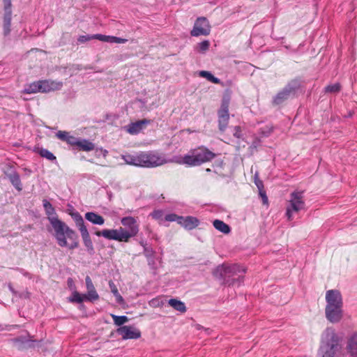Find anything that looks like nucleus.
I'll list each match as a JSON object with an SVG mask.
<instances>
[{"label": "nucleus", "mask_w": 357, "mask_h": 357, "mask_svg": "<svg viewBox=\"0 0 357 357\" xmlns=\"http://www.w3.org/2000/svg\"><path fill=\"white\" fill-rule=\"evenodd\" d=\"M326 317L331 323L339 322L343 317V302L340 292L336 289L326 292Z\"/></svg>", "instance_id": "4"}, {"label": "nucleus", "mask_w": 357, "mask_h": 357, "mask_svg": "<svg viewBox=\"0 0 357 357\" xmlns=\"http://www.w3.org/2000/svg\"><path fill=\"white\" fill-rule=\"evenodd\" d=\"M107 153H108V151H107V150H105V151H104V153H103L104 156H106V155H107Z\"/></svg>", "instance_id": "47"}, {"label": "nucleus", "mask_w": 357, "mask_h": 357, "mask_svg": "<svg viewBox=\"0 0 357 357\" xmlns=\"http://www.w3.org/2000/svg\"><path fill=\"white\" fill-rule=\"evenodd\" d=\"M85 282L87 290V293L84 294L85 300L91 302L98 301L99 299V295L96 290L91 278L89 275L86 277Z\"/></svg>", "instance_id": "14"}, {"label": "nucleus", "mask_w": 357, "mask_h": 357, "mask_svg": "<svg viewBox=\"0 0 357 357\" xmlns=\"http://www.w3.org/2000/svg\"><path fill=\"white\" fill-rule=\"evenodd\" d=\"M199 76L206 78L209 82L213 84H220V79L215 77L210 72L206 70H202L199 72Z\"/></svg>", "instance_id": "29"}, {"label": "nucleus", "mask_w": 357, "mask_h": 357, "mask_svg": "<svg viewBox=\"0 0 357 357\" xmlns=\"http://www.w3.org/2000/svg\"><path fill=\"white\" fill-rule=\"evenodd\" d=\"M121 223L124 227H123V232L128 236V241L129 242L130 239L137 236L139 232L137 219L132 216H127L121 220Z\"/></svg>", "instance_id": "9"}, {"label": "nucleus", "mask_w": 357, "mask_h": 357, "mask_svg": "<svg viewBox=\"0 0 357 357\" xmlns=\"http://www.w3.org/2000/svg\"><path fill=\"white\" fill-rule=\"evenodd\" d=\"M109 287L110 288L111 292L114 294V296L116 298V301L119 304H123L124 303V299L122 297V296L119 294L116 285L112 280L109 281Z\"/></svg>", "instance_id": "26"}, {"label": "nucleus", "mask_w": 357, "mask_h": 357, "mask_svg": "<svg viewBox=\"0 0 357 357\" xmlns=\"http://www.w3.org/2000/svg\"><path fill=\"white\" fill-rule=\"evenodd\" d=\"M213 227L223 234H229L230 232L229 226L220 220H215L213 222Z\"/></svg>", "instance_id": "25"}, {"label": "nucleus", "mask_w": 357, "mask_h": 357, "mask_svg": "<svg viewBox=\"0 0 357 357\" xmlns=\"http://www.w3.org/2000/svg\"><path fill=\"white\" fill-rule=\"evenodd\" d=\"M117 333L121 335L124 340L138 339L141 336L140 331L132 326H121L118 328Z\"/></svg>", "instance_id": "13"}, {"label": "nucleus", "mask_w": 357, "mask_h": 357, "mask_svg": "<svg viewBox=\"0 0 357 357\" xmlns=\"http://www.w3.org/2000/svg\"><path fill=\"white\" fill-rule=\"evenodd\" d=\"M290 95V89L285 88L280 91L273 98V104L274 105H282L284 101L287 100Z\"/></svg>", "instance_id": "20"}, {"label": "nucleus", "mask_w": 357, "mask_h": 357, "mask_svg": "<svg viewBox=\"0 0 357 357\" xmlns=\"http://www.w3.org/2000/svg\"><path fill=\"white\" fill-rule=\"evenodd\" d=\"M286 215L287 216V218L289 219L290 218V207L288 206L287 207V209H286Z\"/></svg>", "instance_id": "46"}, {"label": "nucleus", "mask_w": 357, "mask_h": 357, "mask_svg": "<svg viewBox=\"0 0 357 357\" xmlns=\"http://www.w3.org/2000/svg\"><path fill=\"white\" fill-rule=\"evenodd\" d=\"M99 40L110 43H116V36L99 34Z\"/></svg>", "instance_id": "35"}, {"label": "nucleus", "mask_w": 357, "mask_h": 357, "mask_svg": "<svg viewBox=\"0 0 357 357\" xmlns=\"http://www.w3.org/2000/svg\"><path fill=\"white\" fill-rule=\"evenodd\" d=\"M206 171L207 172H211V169L207 168V169H206Z\"/></svg>", "instance_id": "49"}, {"label": "nucleus", "mask_w": 357, "mask_h": 357, "mask_svg": "<svg viewBox=\"0 0 357 357\" xmlns=\"http://www.w3.org/2000/svg\"><path fill=\"white\" fill-rule=\"evenodd\" d=\"M43 202L47 219L54 229V236L57 244L60 247L68 248L69 250L78 248L79 236L75 231L59 219L55 209L50 202L44 199Z\"/></svg>", "instance_id": "1"}, {"label": "nucleus", "mask_w": 357, "mask_h": 357, "mask_svg": "<svg viewBox=\"0 0 357 357\" xmlns=\"http://www.w3.org/2000/svg\"><path fill=\"white\" fill-rule=\"evenodd\" d=\"M10 181L13 184V185L18 190H22V183L20 178V175L16 172H13L8 174H7Z\"/></svg>", "instance_id": "23"}, {"label": "nucleus", "mask_w": 357, "mask_h": 357, "mask_svg": "<svg viewBox=\"0 0 357 357\" xmlns=\"http://www.w3.org/2000/svg\"><path fill=\"white\" fill-rule=\"evenodd\" d=\"M128 41L127 39L121 38L116 36V43H125Z\"/></svg>", "instance_id": "45"}, {"label": "nucleus", "mask_w": 357, "mask_h": 357, "mask_svg": "<svg viewBox=\"0 0 357 357\" xmlns=\"http://www.w3.org/2000/svg\"><path fill=\"white\" fill-rule=\"evenodd\" d=\"M303 191L296 190L291 193V215L294 213L305 211V204Z\"/></svg>", "instance_id": "12"}, {"label": "nucleus", "mask_w": 357, "mask_h": 357, "mask_svg": "<svg viewBox=\"0 0 357 357\" xmlns=\"http://www.w3.org/2000/svg\"><path fill=\"white\" fill-rule=\"evenodd\" d=\"M78 139L73 135H70V137L68 138L67 143L71 146H77V144L78 142Z\"/></svg>", "instance_id": "44"}, {"label": "nucleus", "mask_w": 357, "mask_h": 357, "mask_svg": "<svg viewBox=\"0 0 357 357\" xmlns=\"http://www.w3.org/2000/svg\"><path fill=\"white\" fill-rule=\"evenodd\" d=\"M63 86L62 82H55L51 80H40L39 86L40 92L48 93L52 91H56L61 89Z\"/></svg>", "instance_id": "15"}, {"label": "nucleus", "mask_w": 357, "mask_h": 357, "mask_svg": "<svg viewBox=\"0 0 357 357\" xmlns=\"http://www.w3.org/2000/svg\"><path fill=\"white\" fill-rule=\"evenodd\" d=\"M340 90V85L339 83H335L328 85L325 88L326 92L328 93H337Z\"/></svg>", "instance_id": "34"}, {"label": "nucleus", "mask_w": 357, "mask_h": 357, "mask_svg": "<svg viewBox=\"0 0 357 357\" xmlns=\"http://www.w3.org/2000/svg\"><path fill=\"white\" fill-rule=\"evenodd\" d=\"M71 216L81 234L84 245L86 248L87 251L90 253L93 252L94 250L93 242L90 237L88 229L84 225L83 218L78 212L72 213Z\"/></svg>", "instance_id": "7"}, {"label": "nucleus", "mask_w": 357, "mask_h": 357, "mask_svg": "<svg viewBox=\"0 0 357 357\" xmlns=\"http://www.w3.org/2000/svg\"><path fill=\"white\" fill-rule=\"evenodd\" d=\"M259 197L261 198L262 202L264 204L267 205L268 204V199L266 195V191L264 188L258 190Z\"/></svg>", "instance_id": "39"}, {"label": "nucleus", "mask_w": 357, "mask_h": 357, "mask_svg": "<svg viewBox=\"0 0 357 357\" xmlns=\"http://www.w3.org/2000/svg\"><path fill=\"white\" fill-rule=\"evenodd\" d=\"M215 157V153L211 151L206 146H200L195 149H190L189 152L183 155L177 162L189 167H197L212 161Z\"/></svg>", "instance_id": "5"}, {"label": "nucleus", "mask_w": 357, "mask_h": 357, "mask_svg": "<svg viewBox=\"0 0 357 357\" xmlns=\"http://www.w3.org/2000/svg\"><path fill=\"white\" fill-rule=\"evenodd\" d=\"M3 6H4V12L5 13H12V3L11 0H3Z\"/></svg>", "instance_id": "42"}, {"label": "nucleus", "mask_w": 357, "mask_h": 357, "mask_svg": "<svg viewBox=\"0 0 357 357\" xmlns=\"http://www.w3.org/2000/svg\"><path fill=\"white\" fill-rule=\"evenodd\" d=\"M181 216H179L175 213H170V214H167L165 219L166 221H169V222H174V221H176L178 224H179V222H180V219Z\"/></svg>", "instance_id": "37"}, {"label": "nucleus", "mask_w": 357, "mask_h": 357, "mask_svg": "<svg viewBox=\"0 0 357 357\" xmlns=\"http://www.w3.org/2000/svg\"><path fill=\"white\" fill-rule=\"evenodd\" d=\"M15 347L19 350L26 349L34 347L35 341L31 339V337H17L12 339Z\"/></svg>", "instance_id": "16"}, {"label": "nucleus", "mask_w": 357, "mask_h": 357, "mask_svg": "<svg viewBox=\"0 0 357 357\" xmlns=\"http://www.w3.org/2000/svg\"><path fill=\"white\" fill-rule=\"evenodd\" d=\"M71 303H82L85 300L84 294H80L78 291H75L73 293L72 296L68 298Z\"/></svg>", "instance_id": "30"}, {"label": "nucleus", "mask_w": 357, "mask_h": 357, "mask_svg": "<svg viewBox=\"0 0 357 357\" xmlns=\"http://www.w3.org/2000/svg\"><path fill=\"white\" fill-rule=\"evenodd\" d=\"M217 273H220L225 284L239 286L243 281L246 270L244 267L237 264L222 266L218 267Z\"/></svg>", "instance_id": "6"}, {"label": "nucleus", "mask_w": 357, "mask_h": 357, "mask_svg": "<svg viewBox=\"0 0 357 357\" xmlns=\"http://www.w3.org/2000/svg\"><path fill=\"white\" fill-rule=\"evenodd\" d=\"M12 13H5L3 16V34L8 36L10 32Z\"/></svg>", "instance_id": "27"}, {"label": "nucleus", "mask_w": 357, "mask_h": 357, "mask_svg": "<svg viewBox=\"0 0 357 357\" xmlns=\"http://www.w3.org/2000/svg\"><path fill=\"white\" fill-rule=\"evenodd\" d=\"M150 123V120H147L145 119L139 120L135 123H131L130 124H129L126 128V130L128 133L131 135H137Z\"/></svg>", "instance_id": "18"}, {"label": "nucleus", "mask_w": 357, "mask_h": 357, "mask_svg": "<svg viewBox=\"0 0 357 357\" xmlns=\"http://www.w3.org/2000/svg\"><path fill=\"white\" fill-rule=\"evenodd\" d=\"M38 153L41 157L45 158L49 160L53 161L56 160L54 155L47 149L41 148L38 151Z\"/></svg>", "instance_id": "32"}, {"label": "nucleus", "mask_w": 357, "mask_h": 357, "mask_svg": "<svg viewBox=\"0 0 357 357\" xmlns=\"http://www.w3.org/2000/svg\"><path fill=\"white\" fill-rule=\"evenodd\" d=\"M95 234L98 236H103L108 240H114L119 242L128 243V236L123 232V227H121L118 229H102L96 231Z\"/></svg>", "instance_id": "11"}, {"label": "nucleus", "mask_w": 357, "mask_h": 357, "mask_svg": "<svg viewBox=\"0 0 357 357\" xmlns=\"http://www.w3.org/2000/svg\"><path fill=\"white\" fill-rule=\"evenodd\" d=\"M151 215L153 219L160 220L163 216V212L161 210H155L151 213Z\"/></svg>", "instance_id": "43"}, {"label": "nucleus", "mask_w": 357, "mask_h": 357, "mask_svg": "<svg viewBox=\"0 0 357 357\" xmlns=\"http://www.w3.org/2000/svg\"><path fill=\"white\" fill-rule=\"evenodd\" d=\"M341 349V338L334 329L326 328L321 334L318 350L319 357H335Z\"/></svg>", "instance_id": "3"}, {"label": "nucleus", "mask_w": 357, "mask_h": 357, "mask_svg": "<svg viewBox=\"0 0 357 357\" xmlns=\"http://www.w3.org/2000/svg\"><path fill=\"white\" fill-rule=\"evenodd\" d=\"M115 325L120 326L128 321V318L126 316H117L111 314Z\"/></svg>", "instance_id": "31"}, {"label": "nucleus", "mask_w": 357, "mask_h": 357, "mask_svg": "<svg viewBox=\"0 0 357 357\" xmlns=\"http://www.w3.org/2000/svg\"><path fill=\"white\" fill-rule=\"evenodd\" d=\"M70 133L66 131H59L56 133V137L61 141L68 142V138L70 137Z\"/></svg>", "instance_id": "38"}, {"label": "nucleus", "mask_w": 357, "mask_h": 357, "mask_svg": "<svg viewBox=\"0 0 357 357\" xmlns=\"http://www.w3.org/2000/svg\"><path fill=\"white\" fill-rule=\"evenodd\" d=\"M230 103L229 96H225L222 99L220 108L218 111V128L223 132L225 131L229 121V107Z\"/></svg>", "instance_id": "8"}, {"label": "nucleus", "mask_w": 357, "mask_h": 357, "mask_svg": "<svg viewBox=\"0 0 357 357\" xmlns=\"http://www.w3.org/2000/svg\"><path fill=\"white\" fill-rule=\"evenodd\" d=\"M211 26L208 20L205 17H197L195 22L192 29L190 31L192 36L198 37L200 36H208L211 33Z\"/></svg>", "instance_id": "10"}, {"label": "nucleus", "mask_w": 357, "mask_h": 357, "mask_svg": "<svg viewBox=\"0 0 357 357\" xmlns=\"http://www.w3.org/2000/svg\"><path fill=\"white\" fill-rule=\"evenodd\" d=\"M168 304L175 310L181 313H185L187 310L186 306L183 302L176 298H171L168 301Z\"/></svg>", "instance_id": "22"}, {"label": "nucleus", "mask_w": 357, "mask_h": 357, "mask_svg": "<svg viewBox=\"0 0 357 357\" xmlns=\"http://www.w3.org/2000/svg\"><path fill=\"white\" fill-rule=\"evenodd\" d=\"M179 222V225L187 229H193L199 225V220L193 216H181Z\"/></svg>", "instance_id": "19"}, {"label": "nucleus", "mask_w": 357, "mask_h": 357, "mask_svg": "<svg viewBox=\"0 0 357 357\" xmlns=\"http://www.w3.org/2000/svg\"><path fill=\"white\" fill-rule=\"evenodd\" d=\"M254 182L257 185L258 190L264 188L263 181L260 180L257 173H256L254 176Z\"/></svg>", "instance_id": "40"}, {"label": "nucleus", "mask_w": 357, "mask_h": 357, "mask_svg": "<svg viewBox=\"0 0 357 357\" xmlns=\"http://www.w3.org/2000/svg\"><path fill=\"white\" fill-rule=\"evenodd\" d=\"M40 89L39 81L33 82L24 88V93L26 94L36 93L40 92Z\"/></svg>", "instance_id": "28"}, {"label": "nucleus", "mask_w": 357, "mask_h": 357, "mask_svg": "<svg viewBox=\"0 0 357 357\" xmlns=\"http://www.w3.org/2000/svg\"><path fill=\"white\" fill-rule=\"evenodd\" d=\"M73 282V280L71 278H69L68 280V283L69 284V282Z\"/></svg>", "instance_id": "48"}, {"label": "nucleus", "mask_w": 357, "mask_h": 357, "mask_svg": "<svg viewBox=\"0 0 357 357\" xmlns=\"http://www.w3.org/2000/svg\"><path fill=\"white\" fill-rule=\"evenodd\" d=\"M233 135L237 139H241L242 137V130L240 126H236L234 128Z\"/></svg>", "instance_id": "41"}, {"label": "nucleus", "mask_w": 357, "mask_h": 357, "mask_svg": "<svg viewBox=\"0 0 357 357\" xmlns=\"http://www.w3.org/2000/svg\"><path fill=\"white\" fill-rule=\"evenodd\" d=\"M85 218L94 225H102L105 223L103 217L94 212H87Z\"/></svg>", "instance_id": "21"}, {"label": "nucleus", "mask_w": 357, "mask_h": 357, "mask_svg": "<svg viewBox=\"0 0 357 357\" xmlns=\"http://www.w3.org/2000/svg\"><path fill=\"white\" fill-rule=\"evenodd\" d=\"M346 349L351 357H357V332L347 337Z\"/></svg>", "instance_id": "17"}, {"label": "nucleus", "mask_w": 357, "mask_h": 357, "mask_svg": "<svg viewBox=\"0 0 357 357\" xmlns=\"http://www.w3.org/2000/svg\"><path fill=\"white\" fill-rule=\"evenodd\" d=\"M79 151H91L95 149L93 143L88 139H79L77 146Z\"/></svg>", "instance_id": "24"}, {"label": "nucleus", "mask_w": 357, "mask_h": 357, "mask_svg": "<svg viewBox=\"0 0 357 357\" xmlns=\"http://www.w3.org/2000/svg\"><path fill=\"white\" fill-rule=\"evenodd\" d=\"M210 43L208 40H204L198 44V51L200 52H205L208 50Z\"/></svg>", "instance_id": "36"}, {"label": "nucleus", "mask_w": 357, "mask_h": 357, "mask_svg": "<svg viewBox=\"0 0 357 357\" xmlns=\"http://www.w3.org/2000/svg\"><path fill=\"white\" fill-rule=\"evenodd\" d=\"M93 39L99 40V33L94 35H82L79 36L77 41L80 43H84Z\"/></svg>", "instance_id": "33"}, {"label": "nucleus", "mask_w": 357, "mask_h": 357, "mask_svg": "<svg viewBox=\"0 0 357 357\" xmlns=\"http://www.w3.org/2000/svg\"><path fill=\"white\" fill-rule=\"evenodd\" d=\"M126 164L143 167H155L167 162L163 154L157 151H141L135 155H126L123 156Z\"/></svg>", "instance_id": "2"}]
</instances>
